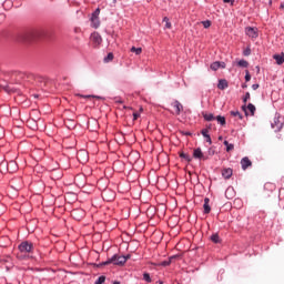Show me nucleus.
Returning a JSON list of instances; mask_svg holds the SVG:
<instances>
[{"mask_svg": "<svg viewBox=\"0 0 284 284\" xmlns=\"http://www.w3.org/2000/svg\"><path fill=\"white\" fill-rule=\"evenodd\" d=\"M43 32L31 27H22L18 29V37H41Z\"/></svg>", "mask_w": 284, "mask_h": 284, "instance_id": "nucleus-1", "label": "nucleus"}, {"mask_svg": "<svg viewBox=\"0 0 284 284\" xmlns=\"http://www.w3.org/2000/svg\"><path fill=\"white\" fill-rule=\"evenodd\" d=\"M129 258H130V255L124 256V255L114 254L111 258L103 262L102 265L106 266V265L113 264V265H116V266H122L126 263V261Z\"/></svg>", "mask_w": 284, "mask_h": 284, "instance_id": "nucleus-2", "label": "nucleus"}, {"mask_svg": "<svg viewBox=\"0 0 284 284\" xmlns=\"http://www.w3.org/2000/svg\"><path fill=\"white\" fill-rule=\"evenodd\" d=\"M100 12H101V9L98 7L92 13H91V17H90V26L91 28H94V30H98V28H100L101 26V22H100Z\"/></svg>", "mask_w": 284, "mask_h": 284, "instance_id": "nucleus-3", "label": "nucleus"}, {"mask_svg": "<svg viewBox=\"0 0 284 284\" xmlns=\"http://www.w3.org/2000/svg\"><path fill=\"white\" fill-rule=\"evenodd\" d=\"M33 250V244L31 242L24 241L19 245V251L23 254H29Z\"/></svg>", "mask_w": 284, "mask_h": 284, "instance_id": "nucleus-4", "label": "nucleus"}, {"mask_svg": "<svg viewBox=\"0 0 284 284\" xmlns=\"http://www.w3.org/2000/svg\"><path fill=\"white\" fill-rule=\"evenodd\" d=\"M245 34L246 37H258V29L256 27H246Z\"/></svg>", "mask_w": 284, "mask_h": 284, "instance_id": "nucleus-5", "label": "nucleus"}, {"mask_svg": "<svg viewBox=\"0 0 284 284\" xmlns=\"http://www.w3.org/2000/svg\"><path fill=\"white\" fill-rule=\"evenodd\" d=\"M193 158L196 160H203V161L207 160V156L204 155V153L202 152V150L200 148L194 150Z\"/></svg>", "mask_w": 284, "mask_h": 284, "instance_id": "nucleus-6", "label": "nucleus"}, {"mask_svg": "<svg viewBox=\"0 0 284 284\" xmlns=\"http://www.w3.org/2000/svg\"><path fill=\"white\" fill-rule=\"evenodd\" d=\"M172 106L174 108L175 110V114L179 116L181 114V112L183 111V105L181 102H179L178 100H175L173 103H172Z\"/></svg>", "mask_w": 284, "mask_h": 284, "instance_id": "nucleus-7", "label": "nucleus"}, {"mask_svg": "<svg viewBox=\"0 0 284 284\" xmlns=\"http://www.w3.org/2000/svg\"><path fill=\"white\" fill-rule=\"evenodd\" d=\"M241 165H242L243 171H246L248 168L252 166V161L247 156H245L242 159Z\"/></svg>", "mask_w": 284, "mask_h": 284, "instance_id": "nucleus-8", "label": "nucleus"}, {"mask_svg": "<svg viewBox=\"0 0 284 284\" xmlns=\"http://www.w3.org/2000/svg\"><path fill=\"white\" fill-rule=\"evenodd\" d=\"M220 68H226V64L224 62H220V61H216V62H213L211 64V70H214V72H216V70H220Z\"/></svg>", "mask_w": 284, "mask_h": 284, "instance_id": "nucleus-9", "label": "nucleus"}, {"mask_svg": "<svg viewBox=\"0 0 284 284\" xmlns=\"http://www.w3.org/2000/svg\"><path fill=\"white\" fill-rule=\"evenodd\" d=\"M78 160L82 163H85L88 161V153L85 151H80L78 153Z\"/></svg>", "mask_w": 284, "mask_h": 284, "instance_id": "nucleus-10", "label": "nucleus"}, {"mask_svg": "<svg viewBox=\"0 0 284 284\" xmlns=\"http://www.w3.org/2000/svg\"><path fill=\"white\" fill-rule=\"evenodd\" d=\"M222 175L225 180H230L231 176L233 175V170L231 168L224 169Z\"/></svg>", "mask_w": 284, "mask_h": 284, "instance_id": "nucleus-11", "label": "nucleus"}, {"mask_svg": "<svg viewBox=\"0 0 284 284\" xmlns=\"http://www.w3.org/2000/svg\"><path fill=\"white\" fill-rule=\"evenodd\" d=\"M176 258H178V255H173V256L170 257V260H168V261H162V262L160 263V266H163V267L170 266L171 263L173 262V260H176Z\"/></svg>", "mask_w": 284, "mask_h": 284, "instance_id": "nucleus-12", "label": "nucleus"}, {"mask_svg": "<svg viewBox=\"0 0 284 284\" xmlns=\"http://www.w3.org/2000/svg\"><path fill=\"white\" fill-rule=\"evenodd\" d=\"M202 135L206 139V142H207L210 145H212V139H211V136H210V134H209V129H203V130H202Z\"/></svg>", "mask_w": 284, "mask_h": 284, "instance_id": "nucleus-13", "label": "nucleus"}, {"mask_svg": "<svg viewBox=\"0 0 284 284\" xmlns=\"http://www.w3.org/2000/svg\"><path fill=\"white\" fill-rule=\"evenodd\" d=\"M204 213L205 214H210L211 212V206H210V199L209 197H205V201H204Z\"/></svg>", "mask_w": 284, "mask_h": 284, "instance_id": "nucleus-14", "label": "nucleus"}, {"mask_svg": "<svg viewBox=\"0 0 284 284\" xmlns=\"http://www.w3.org/2000/svg\"><path fill=\"white\" fill-rule=\"evenodd\" d=\"M7 170H8V172H10V173L16 172V171H17V164H16L13 161H11L10 163H8Z\"/></svg>", "mask_w": 284, "mask_h": 284, "instance_id": "nucleus-15", "label": "nucleus"}, {"mask_svg": "<svg viewBox=\"0 0 284 284\" xmlns=\"http://www.w3.org/2000/svg\"><path fill=\"white\" fill-rule=\"evenodd\" d=\"M227 87H229V83L226 80H220L219 85H217L219 90L223 91V90L227 89Z\"/></svg>", "mask_w": 284, "mask_h": 284, "instance_id": "nucleus-16", "label": "nucleus"}, {"mask_svg": "<svg viewBox=\"0 0 284 284\" xmlns=\"http://www.w3.org/2000/svg\"><path fill=\"white\" fill-rule=\"evenodd\" d=\"M274 59L276 63H278V65H282V63H284V54H275Z\"/></svg>", "mask_w": 284, "mask_h": 284, "instance_id": "nucleus-17", "label": "nucleus"}, {"mask_svg": "<svg viewBox=\"0 0 284 284\" xmlns=\"http://www.w3.org/2000/svg\"><path fill=\"white\" fill-rule=\"evenodd\" d=\"M203 118L205 119L206 122H212L215 120V116L213 115V113H204Z\"/></svg>", "mask_w": 284, "mask_h": 284, "instance_id": "nucleus-18", "label": "nucleus"}, {"mask_svg": "<svg viewBox=\"0 0 284 284\" xmlns=\"http://www.w3.org/2000/svg\"><path fill=\"white\" fill-rule=\"evenodd\" d=\"M93 45L97 48L100 43H102V38L101 37H93L91 39Z\"/></svg>", "mask_w": 284, "mask_h": 284, "instance_id": "nucleus-19", "label": "nucleus"}, {"mask_svg": "<svg viewBox=\"0 0 284 284\" xmlns=\"http://www.w3.org/2000/svg\"><path fill=\"white\" fill-rule=\"evenodd\" d=\"M216 121H217L219 124H221L222 126H225V124H226L225 116L219 115V116L216 118Z\"/></svg>", "mask_w": 284, "mask_h": 284, "instance_id": "nucleus-20", "label": "nucleus"}, {"mask_svg": "<svg viewBox=\"0 0 284 284\" xmlns=\"http://www.w3.org/2000/svg\"><path fill=\"white\" fill-rule=\"evenodd\" d=\"M247 110L251 112V115L254 116L255 112H256V108L254 104L250 103L247 105Z\"/></svg>", "mask_w": 284, "mask_h": 284, "instance_id": "nucleus-21", "label": "nucleus"}, {"mask_svg": "<svg viewBox=\"0 0 284 284\" xmlns=\"http://www.w3.org/2000/svg\"><path fill=\"white\" fill-rule=\"evenodd\" d=\"M113 59H114V55H113V53H108V55L104 58V63H110V61H113Z\"/></svg>", "mask_w": 284, "mask_h": 284, "instance_id": "nucleus-22", "label": "nucleus"}, {"mask_svg": "<svg viewBox=\"0 0 284 284\" xmlns=\"http://www.w3.org/2000/svg\"><path fill=\"white\" fill-rule=\"evenodd\" d=\"M163 23H165V28L168 29L172 28L171 21L168 17L163 18Z\"/></svg>", "mask_w": 284, "mask_h": 284, "instance_id": "nucleus-23", "label": "nucleus"}, {"mask_svg": "<svg viewBox=\"0 0 284 284\" xmlns=\"http://www.w3.org/2000/svg\"><path fill=\"white\" fill-rule=\"evenodd\" d=\"M231 115L234 118H239L240 120H243V115L239 111H231Z\"/></svg>", "mask_w": 284, "mask_h": 284, "instance_id": "nucleus-24", "label": "nucleus"}, {"mask_svg": "<svg viewBox=\"0 0 284 284\" xmlns=\"http://www.w3.org/2000/svg\"><path fill=\"white\" fill-rule=\"evenodd\" d=\"M239 65L240 68H248V62L246 60H240Z\"/></svg>", "mask_w": 284, "mask_h": 284, "instance_id": "nucleus-25", "label": "nucleus"}, {"mask_svg": "<svg viewBox=\"0 0 284 284\" xmlns=\"http://www.w3.org/2000/svg\"><path fill=\"white\" fill-rule=\"evenodd\" d=\"M211 240H212V242L215 243V244L220 243V236H219V234H213V235L211 236Z\"/></svg>", "mask_w": 284, "mask_h": 284, "instance_id": "nucleus-26", "label": "nucleus"}, {"mask_svg": "<svg viewBox=\"0 0 284 284\" xmlns=\"http://www.w3.org/2000/svg\"><path fill=\"white\" fill-rule=\"evenodd\" d=\"M81 98H84V99H89V100H92V99H95V100H103V98L101 97H94V95H81Z\"/></svg>", "mask_w": 284, "mask_h": 284, "instance_id": "nucleus-27", "label": "nucleus"}, {"mask_svg": "<svg viewBox=\"0 0 284 284\" xmlns=\"http://www.w3.org/2000/svg\"><path fill=\"white\" fill-rule=\"evenodd\" d=\"M180 158H181V159H184V160L187 161V162H191V161H192L191 156H190L189 154H186V153H181Z\"/></svg>", "mask_w": 284, "mask_h": 284, "instance_id": "nucleus-28", "label": "nucleus"}, {"mask_svg": "<svg viewBox=\"0 0 284 284\" xmlns=\"http://www.w3.org/2000/svg\"><path fill=\"white\" fill-rule=\"evenodd\" d=\"M131 52H134L135 54H141V52H142V48H135V47H132L131 48Z\"/></svg>", "mask_w": 284, "mask_h": 284, "instance_id": "nucleus-29", "label": "nucleus"}, {"mask_svg": "<svg viewBox=\"0 0 284 284\" xmlns=\"http://www.w3.org/2000/svg\"><path fill=\"white\" fill-rule=\"evenodd\" d=\"M143 278H144V281L148 282V283H151V281H152L149 273H144Z\"/></svg>", "mask_w": 284, "mask_h": 284, "instance_id": "nucleus-30", "label": "nucleus"}, {"mask_svg": "<svg viewBox=\"0 0 284 284\" xmlns=\"http://www.w3.org/2000/svg\"><path fill=\"white\" fill-rule=\"evenodd\" d=\"M105 282V276H100L99 278H98V281L95 282V284H103Z\"/></svg>", "mask_w": 284, "mask_h": 284, "instance_id": "nucleus-31", "label": "nucleus"}, {"mask_svg": "<svg viewBox=\"0 0 284 284\" xmlns=\"http://www.w3.org/2000/svg\"><path fill=\"white\" fill-rule=\"evenodd\" d=\"M248 100H251V94L250 92H246L245 98L243 99L244 104H246Z\"/></svg>", "mask_w": 284, "mask_h": 284, "instance_id": "nucleus-32", "label": "nucleus"}, {"mask_svg": "<svg viewBox=\"0 0 284 284\" xmlns=\"http://www.w3.org/2000/svg\"><path fill=\"white\" fill-rule=\"evenodd\" d=\"M233 150H234V144H229V145L226 146V152H227V153L232 152Z\"/></svg>", "mask_w": 284, "mask_h": 284, "instance_id": "nucleus-33", "label": "nucleus"}, {"mask_svg": "<svg viewBox=\"0 0 284 284\" xmlns=\"http://www.w3.org/2000/svg\"><path fill=\"white\" fill-rule=\"evenodd\" d=\"M202 23H203L204 28H209L212 22L210 20H205Z\"/></svg>", "mask_w": 284, "mask_h": 284, "instance_id": "nucleus-34", "label": "nucleus"}, {"mask_svg": "<svg viewBox=\"0 0 284 284\" xmlns=\"http://www.w3.org/2000/svg\"><path fill=\"white\" fill-rule=\"evenodd\" d=\"M22 43H32L31 38H23Z\"/></svg>", "mask_w": 284, "mask_h": 284, "instance_id": "nucleus-35", "label": "nucleus"}, {"mask_svg": "<svg viewBox=\"0 0 284 284\" xmlns=\"http://www.w3.org/2000/svg\"><path fill=\"white\" fill-rule=\"evenodd\" d=\"M245 80H246L247 82L251 81V74H250L248 71H246Z\"/></svg>", "mask_w": 284, "mask_h": 284, "instance_id": "nucleus-36", "label": "nucleus"}, {"mask_svg": "<svg viewBox=\"0 0 284 284\" xmlns=\"http://www.w3.org/2000/svg\"><path fill=\"white\" fill-rule=\"evenodd\" d=\"M4 19H6V14L0 13V23H2L4 21Z\"/></svg>", "mask_w": 284, "mask_h": 284, "instance_id": "nucleus-37", "label": "nucleus"}, {"mask_svg": "<svg viewBox=\"0 0 284 284\" xmlns=\"http://www.w3.org/2000/svg\"><path fill=\"white\" fill-rule=\"evenodd\" d=\"M250 54H251V49H246V50L244 51V55H245V57H250Z\"/></svg>", "mask_w": 284, "mask_h": 284, "instance_id": "nucleus-38", "label": "nucleus"}, {"mask_svg": "<svg viewBox=\"0 0 284 284\" xmlns=\"http://www.w3.org/2000/svg\"><path fill=\"white\" fill-rule=\"evenodd\" d=\"M140 118L139 113H133V121H136Z\"/></svg>", "mask_w": 284, "mask_h": 284, "instance_id": "nucleus-39", "label": "nucleus"}, {"mask_svg": "<svg viewBox=\"0 0 284 284\" xmlns=\"http://www.w3.org/2000/svg\"><path fill=\"white\" fill-rule=\"evenodd\" d=\"M258 88H260V84H253V87H252V89H253L254 91H257Z\"/></svg>", "mask_w": 284, "mask_h": 284, "instance_id": "nucleus-40", "label": "nucleus"}, {"mask_svg": "<svg viewBox=\"0 0 284 284\" xmlns=\"http://www.w3.org/2000/svg\"><path fill=\"white\" fill-rule=\"evenodd\" d=\"M225 3H232V6H233V3H234V1L235 0H223Z\"/></svg>", "mask_w": 284, "mask_h": 284, "instance_id": "nucleus-41", "label": "nucleus"}, {"mask_svg": "<svg viewBox=\"0 0 284 284\" xmlns=\"http://www.w3.org/2000/svg\"><path fill=\"white\" fill-rule=\"evenodd\" d=\"M210 155H214V151L212 149L209 150Z\"/></svg>", "mask_w": 284, "mask_h": 284, "instance_id": "nucleus-42", "label": "nucleus"}, {"mask_svg": "<svg viewBox=\"0 0 284 284\" xmlns=\"http://www.w3.org/2000/svg\"><path fill=\"white\" fill-rule=\"evenodd\" d=\"M280 10H284V2L281 3Z\"/></svg>", "mask_w": 284, "mask_h": 284, "instance_id": "nucleus-43", "label": "nucleus"}, {"mask_svg": "<svg viewBox=\"0 0 284 284\" xmlns=\"http://www.w3.org/2000/svg\"><path fill=\"white\" fill-rule=\"evenodd\" d=\"M224 145L227 148L230 145L229 141H224Z\"/></svg>", "mask_w": 284, "mask_h": 284, "instance_id": "nucleus-44", "label": "nucleus"}, {"mask_svg": "<svg viewBox=\"0 0 284 284\" xmlns=\"http://www.w3.org/2000/svg\"><path fill=\"white\" fill-rule=\"evenodd\" d=\"M116 103L122 104V103H123V101H122V100H118V101H116Z\"/></svg>", "mask_w": 284, "mask_h": 284, "instance_id": "nucleus-45", "label": "nucleus"}, {"mask_svg": "<svg viewBox=\"0 0 284 284\" xmlns=\"http://www.w3.org/2000/svg\"><path fill=\"white\" fill-rule=\"evenodd\" d=\"M242 88H243V89H247V85H246V84H243Z\"/></svg>", "mask_w": 284, "mask_h": 284, "instance_id": "nucleus-46", "label": "nucleus"}, {"mask_svg": "<svg viewBox=\"0 0 284 284\" xmlns=\"http://www.w3.org/2000/svg\"><path fill=\"white\" fill-rule=\"evenodd\" d=\"M113 284H120V282L119 281H114V283Z\"/></svg>", "mask_w": 284, "mask_h": 284, "instance_id": "nucleus-47", "label": "nucleus"}, {"mask_svg": "<svg viewBox=\"0 0 284 284\" xmlns=\"http://www.w3.org/2000/svg\"><path fill=\"white\" fill-rule=\"evenodd\" d=\"M272 3H273V1H272V0H270V6H272Z\"/></svg>", "mask_w": 284, "mask_h": 284, "instance_id": "nucleus-48", "label": "nucleus"}, {"mask_svg": "<svg viewBox=\"0 0 284 284\" xmlns=\"http://www.w3.org/2000/svg\"><path fill=\"white\" fill-rule=\"evenodd\" d=\"M219 140H220V141H222V140H223V138H222V136H220V138H219Z\"/></svg>", "mask_w": 284, "mask_h": 284, "instance_id": "nucleus-49", "label": "nucleus"}, {"mask_svg": "<svg viewBox=\"0 0 284 284\" xmlns=\"http://www.w3.org/2000/svg\"><path fill=\"white\" fill-rule=\"evenodd\" d=\"M4 3H11L10 1H6Z\"/></svg>", "mask_w": 284, "mask_h": 284, "instance_id": "nucleus-50", "label": "nucleus"}, {"mask_svg": "<svg viewBox=\"0 0 284 284\" xmlns=\"http://www.w3.org/2000/svg\"><path fill=\"white\" fill-rule=\"evenodd\" d=\"M94 34L93 33H91V36L90 37H93Z\"/></svg>", "mask_w": 284, "mask_h": 284, "instance_id": "nucleus-51", "label": "nucleus"}, {"mask_svg": "<svg viewBox=\"0 0 284 284\" xmlns=\"http://www.w3.org/2000/svg\"><path fill=\"white\" fill-rule=\"evenodd\" d=\"M159 284H163V283L160 281Z\"/></svg>", "mask_w": 284, "mask_h": 284, "instance_id": "nucleus-52", "label": "nucleus"}, {"mask_svg": "<svg viewBox=\"0 0 284 284\" xmlns=\"http://www.w3.org/2000/svg\"><path fill=\"white\" fill-rule=\"evenodd\" d=\"M178 284H181V283H178Z\"/></svg>", "mask_w": 284, "mask_h": 284, "instance_id": "nucleus-53", "label": "nucleus"}]
</instances>
